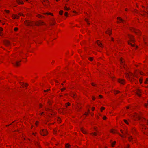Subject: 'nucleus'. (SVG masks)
Returning a JSON list of instances; mask_svg holds the SVG:
<instances>
[{
	"label": "nucleus",
	"mask_w": 148,
	"mask_h": 148,
	"mask_svg": "<svg viewBox=\"0 0 148 148\" xmlns=\"http://www.w3.org/2000/svg\"><path fill=\"white\" fill-rule=\"evenodd\" d=\"M25 24L27 26H32L34 25V23L32 22L26 21L25 22Z\"/></svg>",
	"instance_id": "obj_1"
},
{
	"label": "nucleus",
	"mask_w": 148,
	"mask_h": 148,
	"mask_svg": "<svg viewBox=\"0 0 148 148\" xmlns=\"http://www.w3.org/2000/svg\"><path fill=\"white\" fill-rule=\"evenodd\" d=\"M41 134L43 136H45L47 134V130L44 129H42V130L40 132Z\"/></svg>",
	"instance_id": "obj_2"
},
{
	"label": "nucleus",
	"mask_w": 148,
	"mask_h": 148,
	"mask_svg": "<svg viewBox=\"0 0 148 148\" xmlns=\"http://www.w3.org/2000/svg\"><path fill=\"white\" fill-rule=\"evenodd\" d=\"M35 25L37 26H39L40 25H42L44 24L43 22L42 21H39L37 22H36L35 23Z\"/></svg>",
	"instance_id": "obj_3"
},
{
	"label": "nucleus",
	"mask_w": 148,
	"mask_h": 148,
	"mask_svg": "<svg viewBox=\"0 0 148 148\" xmlns=\"http://www.w3.org/2000/svg\"><path fill=\"white\" fill-rule=\"evenodd\" d=\"M128 36L129 38L130 39V41L132 42H134V40L133 38V36L130 35L128 34Z\"/></svg>",
	"instance_id": "obj_4"
},
{
	"label": "nucleus",
	"mask_w": 148,
	"mask_h": 148,
	"mask_svg": "<svg viewBox=\"0 0 148 148\" xmlns=\"http://www.w3.org/2000/svg\"><path fill=\"white\" fill-rule=\"evenodd\" d=\"M118 81L119 83L121 84H124L125 83L124 80L122 79H118Z\"/></svg>",
	"instance_id": "obj_5"
},
{
	"label": "nucleus",
	"mask_w": 148,
	"mask_h": 148,
	"mask_svg": "<svg viewBox=\"0 0 148 148\" xmlns=\"http://www.w3.org/2000/svg\"><path fill=\"white\" fill-rule=\"evenodd\" d=\"M132 30V31L134 32L137 34H139L140 33V31L138 30H136L134 29H133Z\"/></svg>",
	"instance_id": "obj_6"
},
{
	"label": "nucleus",
	"mask_w": 148,
	"mask_h": 148,
	"mask_svg": "<svg viewBox=\"0 0 148 148\" xmlns=\"http://www.w3.org/2000/svg\"><path fill=\"white\" fill-rule=\"evenodd\" d=\"M117 19H118V20H119V21H117V22L118 23H119V22H122V23H125V21L123 20V19H121V18L120 17H118L117 18Z\"/></svg>",
	"instance_id": "obj_7"
},
{
	"label": "nucleus",
	"mask_w": 148,
	"mask_h": 148,
	"mask_svg": "<svg viewBox=\"0 0 148 148\" xmlns=\"http://www.w3.org/2000/svg\"><path fill=\"white\" fill-rule=\"evenodd\" d=\"M16 2L19 4H22L23 3V2L20 0H16Z\"/></svg>",
	"instance_id": "obj_8"
},
{
	"label": "nucleus",
	"mask_w": 148,
	"mask_h": 148,
	"mask_svg": "<svg viewBox=\"0 0 148 148\" xmlns=\"http://www.w3.org/2000/svg\"><path fill=\"white\" fill-rule=\"evenodd\" d=\"M5 43L6 45L8 46L10 45V43L9 41L7 40L5 42Z\"/></svg>",
	"instance_id": "obj_9"
},
{
	"label": "nucleus",
	"mask_w": 148,
	"mask_h": 148,
	"mask_svg": "<svg viewBox=\"0 0 148 148\" xmlns=\"http://www.w3.org/2000/svg\"><path fill=\"white\" fill-rule=\"evenodd\" d=\"M111 30L110 29H108V31L106 32V33L110 35L111 34Z\"/></svg>",
	"instance_id": "obj_10"
},
{
	"label": "nucleus",
	"mask_w": 148,
	"mask_h": 148,
	"mask_svg": "<svg viewBox=\"0 0 148 148\" xmlns=\"http://www.w3.org/2000/svg\"><path fill=\"white\" fill-rule=\"evenodd\" d=\"M140 92H141L140 90L139 89H138L137 90V94L138 96H140Z\"/></svg>",
	"instance_id": "obj_11"
},
{
	"label": "nucleus",
	"mask_w": 148,
	"mask_h": 148,
	"mask_svg": "<svg viewBox=\"0 0 148 148\" xmlns=\"http://www.w3.org/2000/svg\"><path fill=\"white\" fill-rule=\"evenodd\" d=\"M48 2V1L47 0H44L43 2L42 1V4L44 5H45L44 3H47Z\"/></svg>",
	"instance_id": "obj_12"
},
{
	"label": "nucleus",
	"mask_w": 148,
	"mask_h": 148,
	"mask_svg": "<svg viewBox=\"0 0 148 148\" xmlns=\"http://www.w3.org/2000/svg\"><path fill=\"white\" fill-rule=\"evenodd\" d=\"M133 74L132 73L130 74L127 73L126 74V75L127 77H129L130 76H131Z\"/></svg>",
	"instance_id": "obj_13"
},
{
	"label": "nucleus",
	"mask_w": 148,
	"mask_h": 148,
	"mask_svg": "<svg viewBox=\"0 0 148 148\" xmlns=\"http://www.w3.org/2000/svg\"><path fill=\"white\" fill-rule=\"evenodd\" d=\"M20 62L21 61H16L14 64L16 66H19L18 63Z\"/></svg>",
	"instance_id": "obj_14"
},
{
	"label": "nucleus",
	"mask_w": 148,
	"mask_h": 148,
	"mask_svg": "<svg viewBox=\"0 0 148 148\" xmlns=\"http://www.w3.org/2000/svg\"><path fill=\"white\" fill-rule=\"evenodd\" d=\"M81 131H82V132L84 134H86V131L84 130L83 128H81Z\"/></svg>",
	"instance_id": "obj_15"
},
{
	"label": "nucleus",
	"mask_w": 148,
	"mask_h": 148,
	"mask_svg": "<svg viewBox=\"0 0 148 148\" xmlns=\"http://www.w3.org/2000/svg\"><path fill=\"white\" fill-rule=\"evenodd\" d=\"M97 43L98 44V45L100 47H103V45L101 43L98 42H97Z\"/></svg>",
	"instance_id": "obj_16"
},
{
	"label": "nucleus",
	"mask_w": 148,
	"mask_h": 148,
	"mask_svg": "<svg viewBox=\"0 0 148 148\" xmlns=\"http://www.w3.org/2000/svg\"><path fill=\"white\" fill-rule=\"evenodd\" d=\"M116 143V142L114 141L113 142H111V145L112 147H114L115 144Z\"/></svg>",
	"instance_id": "obj_17"
},
{
	"label": "nucleus",
	"mask_w": 148,
	"mask_h": 148,
	"mask_svg": "<svg viewBox=\"0 0 148 148\" xmlns=\"http://www.w3.org/2000/svg\"><path fill=\"white\" fill-rule=\"evenodd\" d=\"M12 16L13 18H18L19 17L17 15Z\"/></svg>",
	"instance_id": "obj_18"
},
{
	"label": "nucleus",
	"mask_w": 148,
	"mask_h": 148,
	"mask_svg": "<svg viewBox=\"0 0 148 148\" xmlns=\"http://www.w3.org/2000/svg\"><path fill=\"white\" fill-rule=\"evenodd\" d=\"M147 12H144V13L143 14H142V15L144 16L146 15L147 14H148V10H147Z\"/></svg>",
	"instance_id": "obj_19"
},
{
	"label": "nucleus",
	"mask_w": 148,
	"mask_h": 148,
	"mask_svg": "<svg viewBox=\"0 0 148 148\" xmlns=\"http://www.w3.org/2000/svg\"><path fill=\"white\" fill-rule=\"evenodd\" d=\"M127 42L128 44L134 47V44H132L129 41H127Z\"/></svg>",
	"instance_id": "obj_20"
},
{
	"label": "nucleus",
	"mask_w": 148,
	"mask_h": 148,
	"mask_svg": "<svg viewBox=\"0 0 148 148\" xmlns=\"http://www.w3.org/2000/svg\"><path fill=\"white\" fill-rule=\"evenodd\" d=\"M70 145L67 144L66 145L65 147L66 148H69Z\"/></svg>",
	"instance_id": "obj_21"
},
{
	"label": "nucleus",
	"mask_w": 148,
	"mask_h": 148,
	"mask_svg": "<svg viewBox=\"0 0 148 148\" xmlns=\"http://www.w3.org/2000/svg\"><path fill=\"white\" fill-rule=\"evenodd\" d=\"M22 85H23L24 86H25V87H26L28 85V84L27 83H22Z\"/></svg>",
	"instance_id": "obj_22"
},
{
	"label": "nucleus",
	"mask_w": 148,
	"mask_h": 148,
	"mask_svg": "<svg viewBox=\"0 0 148 148\" xmlns=\"http://www.w3.org/2000/svg\"><path fill=\"white\" fill-rule=\"evenodd\" d=\"M63 11L62 10H61L59 12V14L60 15H62L63 14Z\"/></svg>",
	"instance_id": "obj_23"
},
{
	"label": "nucleus",
	"mask_w": 148,
	"mask_h": 148,
	"mask_svg": "<svg viewBox=\"0 0 148 148\" xmlns=\"http://www.w3.org/2000/svg\"><path fill=\"white\" fill-rule=\"evenodd\" d=\"M110 132H111L112 133H114L115 132H114V129H112L111 130Z\"/></svg>",
	"instance_id": "obj_24"
},
{
	"label": "nucleus",
	"mask_w": 148,
	"mask_h": 148,
	"mask_svg": "<svg viewBox=\"0 0 148 148\" xmlns=\"http://www.w3.org/2000/svg\"><path fill=\"white\" fill-rule=\"evenodd\" d=\"M145 83L146 84H147L148 83V79L147 78L146 79V80L145 81Z\"/></svg>",
	"instance_id": "obj_25"
},
{
	"label": "nucleus",
	"mask_w": 148,
	"mask_h": 148,
	"mask_svg": "<svg viewBox=\"0 0 148 148\" xmlns=\"http://www.w3.org/2000/svg\"><path fill=\"white\" fill-rule=\"evenodd\" d=\"M129 140L130 141H131V140L132 139V137L131 136H130L129 137Z\"/></svg>",
	"instance_id": "obj_26"
},
{
	"label": "nucleus",
	"mask_w": 148,
	"mask_h": 148,
	"mask_svg": "<svg viewBox=\"0 0 148 148\" xmlns=\"http://www.w3.org/2000/svg\"><path fill=\"white\" fill-rule=\"evenodd\" d=\"M64 9H65V10H69V8H67L65 6V7H64Z\"/></svg>",
	"instance_id": "obj_27"
},
{
	"label": "nucleus",
	"mask_w": 148,
	"mask_h": 148,
	"mask_svg": "<svg viewBox=\"0 0 148 148\" xmlns=\"http://www.w3.org/2000/svg\"><path fill=\"white\" fill-rule=\"evenodd\" d=\"M124 121L127 124H128V123L126 120H124Z\"/></svg>",
	"instance_id": "obj_28"
},
{
	"label": "nucleus",
	"mask_w": 148,
	"mask_h": 148,
	"mask_svg": "<svg viewBox=\"0 0 148 148\" xmlns=\"http://www.w3.org/2000/svg\"><path fill=\"white\" fill-rule=\"evenodd\" d=\"M89 60H90L92 61L93 60V58L92 57L89 58Z\"/></svg>",
	"instance_id": "obj_29"
},
{
	"label": "nucleus",
	"mask_w": 148,
	"mask_h": 148,
	"mask_svg": "<svg viewBox=\"0 0 148 148\" xmlns=\"http://www.w3.org/2000/svg\"><path fill=\"white\" fill-rule=\"evenodd\" d=\"M91 134H92L94 135H95V136H96L97 135V134H96V132H94V133H91Z\"/></svg>",
	"instance_id": "obj_30"
},
{
	"label": "nucleus",
	"mask_w": 148,
	"mask_h": 148,
	"mask_svg": "<svg viewBox=\"0 0 148 148\" xmlns=\"http://www.w3.org/2000/svg\"><path fill=\"white\" fill-rule=\"evenodd\" d=\"M105 109L104 107H102L101 108V111H102V110H104Z\"/></svg>",
	"instance_id": "obj_31"
},
{
	"label": "nucleus",
	"mask_w": 148,
	"mask_h": 148,
	"mask_svg": "<svg viewBox=\"0 0 148 148\" xmlns=\"http://www.w3.org/2000/svg\"><path fill=\"white\" fill-rule=\"evenodd\" d=\"M68 13L67 12H66L65 13V14H64V15L66 16H67V15H68Z\"/></svg>",
	"instance_id": "obj_32"
},
{
	"label": "nucleus",
	"mask_w": 148,
	"mask_h": 148,
	"mask_svg": "<svg viewBox=\"0 0 148 148\" xmlns=\"http://www.w3.org/2000/svg\"><path fill=\"white\" fill-rule=\"evenodd\" d=\"M65 88H62L61 89V90L62 91H63L64 90H65Z\"/></svg>",
	"instance_id": "obj_33"
},
{
	"label": "nucleus",
	"mask_w": 148,
	"mask_h": 148,
	"mask_svg": "<svg viewBox=\"0 0 148 148\" xmlns=\"http://www.w3.org/2000/svg\"><path fill=\"white\" fill-rule=\"evenodd\" d=\"M85 20V21H86V22H87V23L88 24H90V23H88V20L87 19H86Z\"/></svg>",
	"instance_id": "obj_34"
},
{
	"label": "nucleus",
	"mask_w": 148,
	"mask_h": 148,
	"mask_svg": "<svg viewBox=\"0 0 148 148\" xmlns=\"http://www.w3.org/2000/svg\"><path fill=\"white\" fill-rule=\"evenodd\" d=\"M5 11L7 13H8L9 12V10H5Z\"/></svg>",
	"instance_id": "obj_35"
},
{
	"label": "nucleus",
	"mask_w": 148,
	"mask_h": 148,
	"mask_svg": "<svg viewBox=\"0 0 148 148\" xmlns=\"http://www.w3.org/2000/svg\"><path fill=\"white\" fill-rule=\"evenodd\" d=\"M72 97H74L76 96V95L75 94H73V95H72Z\"/></svg>",
	"instance_id": "obj_36"
},
{
	"label": "nucleus",
	"mask_w": 148,
	"mask_h": 148,
	"mask_svg": "<svg viewBox=\"0 0 148 148\" xmlns=\"http://www.w3.org/2000/svg\"><path fill=\"white\" fill-rule=\"evenodd\" d=\"M14 30L15 31H17L18 30V28L17 27L14 28Z\"/></svg>",
	"instance_id": "obj_37"
},
{
	"label": "nucleus",
	"mask_w": 148,
	"mask_h": 148,
	"mask_svg": "<svg viewBox=\"0 0 148 148\" xmlns=\"http://www.w3.org/2000/svg\"><path fill=\"white\" fill-rule=\"evenodd\" d=\"M119 92L118 91H116L115 92V94H116L118 93Z\"/></svg>",
	"instance_id": "obj_38"
},
{
	"label": "nucleus",
	"mask_w": 148,
	"mask_h": 148,
	"mask_svg": "<svg viewBox=\"0 0 148 148\" xmlns=\"http://www.w3.org/2000/svg\"><path fill=\"white\" fill-rule=\"evenodd\" d=\"M70 104L69 103H66V105L67 106H69Z\"/></svg>",
	"instance_id": "obj_39"
},
{
	"label": "nucleus",
	"mask_w": 148,
	"mask_h": 148,
	"mask_svg": "<svg viewBox=\"0 0 148 148\" xmlns=\"http://www.w3.org/2000/svg\"><path fill=\"white\" fill-rule=\"evenodd\" d=\"M144 105L145 107H147L148 105V104H147L145 103V104Z\"/></svg>",
	"instance_id": "obj_40"
},
{
	"label": "nucleus",
	"mask_w": 148,
	"mask_h": 148,
	"mask_svg": "<svg viewBox=\"0 0 148 148\" xmlns=\"http://www.w3.org/2000/svg\"><path fill=\"white\" fill-rule=\"evenodd\" d=\"M45 110L46 111H48V110H49V109L48 108H45Z\"/></svg>",
	"instance_id": "obj_41"
},
{
	"label": "nucleus",
	"mask_w": 148,
	"mask_h": 148,
	"mask_svg": "<svg viewBox=\"0 0 148 148\" xmlns=\"http://www.w3.org/2000/svg\"><path fill=\"white\" fill-rule=\"evenodd\" d=\"M103 119L104 120H105L106 119V117L105 116H104V117H103Z\"/></svg>",
	"instance_id": "obj_42"
},
{
	"label": "nucleus",
	"mask_w": 148,
	"mask_h": 148,
	"mask_svg": "<svg viewBox=\"0 0 148 148\" xmlns=\"http://www.w3.org/2000/svg\"><path fill=\"white\" fill-rule=\"evenodd\" d=\"M49 90H50L49 89H47V90H45L44 91L45 92H46L47 91H49Z\"/></svg>",
	"instance_id": "obj_43"
},
{
	"label": "nucleus",
	"mask_w": 148,
	"mask_h": 148,
	"mask_svg": "<svg viewBox=\"0 0 148 148\" xmlns=\"http://www.w3.org/2000/svg\"><path fill=\"white\" fill-rule=\"evenodd\" d=\"M88 114V113H87V112H85V115L86 116Z\"/></svg>",
	"instance_id": "obj_44"
},
{
	"label": "nucleus",
	"mask_w": 148,
	"mask_h": 148,
	"mask_svg": "<svg viewBox=\"0 0 148 148\" xmlns=\"http://www.w3.org/2000/svg\"><path fill=\"white\" fill-rule=\"evenodd\" d=\"M120 60L121 63H123V61L122 59H121Z\"/></svg>",
	"instance_id": "obj_45"
},
{
	"label": "nucleus",
	"mask_w": 148,
	"mask_h": 148,
	"mask_svg": "<svg viewBox=\"0 0 148 148\" xmlns=\"http://www.w3.org/2000/svg\"><path fill=\"white\" fill-rule=\"evenodd\" d=\"M127 148H129V145H127V147H126Z\"/></svg>",
	"instance_id": "obj_46"
},
{
	"label": "nucleus",
	"mask_w": 148,
	"mask_h": 148,
	"mask_svg": "<svg viewBox=\"0 0 148 148\" xmlns=\"http://www.w3.org/2000/svg\"><path fill=\"white\" fill-rule=\"evenodd\" d=\"M99 97H100V98H102V96L101 95H99Z\"/></svg>",
	"instance_id": "obj_47"
},
{
	"label": "nucleus",
	"mask_w": 148,
	"mask_h": 148,
	"mask_svg": "<svg viewBox=\"0 0 148 148\" xmlns=\"http://www.w3.org/2000/svg\"><path fill=\"white\" fill-rule=\"evenodd\" d=\"M92 99H93V100H95V98L94 97H92Z\"/></svg>",
	"instance_id": "obj_48"
},
{
	"label": "nucleus",
	"mask_w": 148,
	"mask_h": 148,
	"mask_svg": "<svg viewBox=\"0 0 148 148\" xmlns=\"http://www.w3.org/2000/svg\"><path fill=\"white\" fill-rule=\"evenodd\" d=\"M94 109H95V108H94V107H93V108H92V111L94 110Z\"/></svg>",
	"instance_id": "obj_49"
},
{
	"label": "nucleus",
	"mask_w": 148,
	"mask_h": 148,
	"mask_svg": "<svg viewBox=\"0 0 148 148\" xmlns=\"http://www.w3.org/2000/svg\"><path fill=\"white\" fill-rule=\"evenodd\" d=\"M54 24H55L54 22H53V23L51 24V25H53Z\"/></svg>",
	"instance_id": "obj_50"
},
{
	"label": "nucleus",
	"mask_w": 148,
	"mask_h": 148,
	"mask_svg": "<svg viewBox=\"0 0 148 148\" xmlns=\"http://www.w3.org/2000/svg\"><path fill=\"white\" fill-rule=\"evenodd\" d=\"M95 130L97 131V133H99V131H98L97 130L95 129Z\"/></svg>",
	"instance_id": "obj_51"
},
{
	"label": "nucleus",
	"mask_w": 148,
	"mask_h": 148,
	"mask_svg": "<svg viewBox=\"0 0 148 148\" xmlns=\"http://www.w3.org/2000/svg\"><path fill=\"white\" fill-rule=\"evenodd\" d=\"M47 14H51H51L50 13H47Z\"/></svg>",
	"instance_id": "obj_52"
},
{
	"label": "nucleus",
	"mask_w": 148,
	"mask_h": 148,
	"mask_svg": "<svg viewBox=\"0 0 148 148\" xmlns=\"http://www.w3.org/2000/svg\"><path fill=\"white\" fill-rule=\"evenodd\" d=\"M140 83H141V82H142V80L141 79H140Z\"/></svg>",
	"instance_id": "obj_53"
},
{
	"label": "nucleus",
	"mask_w": 148,
	"mask_h": 148,
	"mask_svg": "<svg viewBox=\"0 0 148 148\" xmlns=\"http://www.w3.org/2000/svg\"><path fill=\"white\" fill-rule=\"evenodd\" d=\"M92 85L93 86H95V85L93 83H92Z\"/></svg>",
	"instance_id": "obj_54"
},
{
	"label": "nucleus",
	"mask_w": 148,
	"mask_h": 148,
	"mask_svg": "<svg viewBox=\"0 0 148 148\" xmlns=\"http://www.w3.org/2000/svg\"><path fill=\"white\" fill-rule=\"evenodd\" d=\"M114 38H112V41H114Z\"/></svg>",
	"instance_id": "obj_55"
},
{
	"label": "nucleus",
	"mask_w": 148,
	"mask_h": 148,
	"mask_svg": "<svg viewBox=\"0 0 148 148\" xmlns=\"http://www.w3.org/2000/svg\"><path fill=\"white\" fill-rule=\"evenodd\" d=\"M20 14V16H21V15H22V14Z\"/></svg>",
	"instance_id": "obj_56"
},
{
	"label": "nucleus",
	"mask_w": 148,
	"mask_h": 148,
	"mask_svg": "<svg viewBox=\"0 0 148 148\" xmlns=\"http://www.w3.org/2000/svg\"><path fill=\"white\" fill-rule=\"evenodd\" d=\"M127 109H129V107H127Z\"/></svg>",
	"instance_id": "obj_57"
},
{
	"label": "nucleus",
	"mask_w": 148,
	"mask_h": 148,
	"mask_svg": "<svg viewBox=\"0 0 148 148\" xmlns=\"http://www.w3.org/2000/svg\"><path fill=\"white\" fill-rule=\"evenodd\" d=\"M42 105H40V107H42Z\"/></svg>",
	"instance_id": "obj_58"
},
{
	"label": "nucleus",
	"mask_w": 148,
	"mask_h": 148,
	"mask_svg": "<svg viewBox=\"0 0 148 148\" xmlns=\"http://www.w3.org/2000/svg\"><path fill=\"white\" fill-rule=\"evenodd\" d=\"M121 132L122 133H123V132H122V130H121Z\"/></svg>",
	"instance_id": "obj_59"
},
{
	"label": "nucleus",
	"mask_w": 148,
	"mask_h": 148,
	"mask_svg": "<svg viewBox=\"0 0 148 148\" xmlns=\"http://www.w3.org/2000/svg\"><path fill=\"white\" fill-rule=\"evenodd\" d=\"M125 10L126 11H127V9H125Z\"/></svg>",
	"instance_id": "obj_60"
},
{
	"label": "nucleus",
	"mask_w": 148,
	"mask_h": 148,
	"mask_svg": "<svg viewBox=\"0 0 148 148\" xmlns=\"http://www.w3.org/2000/svg\"><path fill=\"white\" fill-rule=\"evenodd\" d=\"M147 123H148V120L147 121Z\"/></svg>",
	"instance_id": "obj_61"
},
{
	"label": "nucleus",
	"mask_w": 148,
	"mask_h": 148,
	"mask_svg": "<svg viewBox=\"0 0 148 148\" xmlns=\"http://www.w3.org/2000/svg\"><path fill=\"white\" fill-rule=\"evenodd\" d=\"M33 135H34V133H33Z\"/></svg>",
	"instance_id": "obj_62"
},
{
	"label": "nucleus",
	"mask_w": 148,
	"mask_h": 148,
	"mask_svg": "<svg viewBox=\"0 0 148 148\" xmlns=\"http://www.w3.org/2000/svg\"><path fill=\"white\" fill-rule=\"evenodd\" d=\"M56 1H58V0H56Z\"/></svg>",
	"instance_id": "obj_63"
},
{
	"label": "nucleus",
	"mask_w": 148,
	"mask_h": 148,
	"mask_svg": "<svg viewBox=\"0 0 148 148\" xmlns=\"http://www.w3.org/2000/svg\"><path fill=\"white\" fill-rule=\"evenodd\" d=\"M56 82H58V81H56Z\"/></svg>",
	"instance_id": "obj_64"
}]
</instances>
